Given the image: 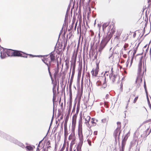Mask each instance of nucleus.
<instances>
[{"label":"nucleus","instance_id":"nucleus-1","mask_svg":"<svg viewBox=\"0 0 151 151\" xmlns=\"http://www.w3.org/2000/svg\"><path fill=\"white\" fill-rule=\"evenodd\" d=\"M28 55H29L30 57H32L37 56H40L42 57V60L47 65L49 73L50 75L51 72L50 71V68L51 66V63L52 62L54 61L55 59V54L54 53L52 52L50 53V55H46L43 56H36L31 54Z\"/></svg>","mask_w":151,"mask_h":151},{"label":"nucleus","instance_id":"nucleus-2","mask_svg":"<svg viewBox=\"0 0 151 151\" xmlns=\"http://www.w3.org/2000/svg\"><path fill=\"white\" fill-rule=\"evenodd\" d=\"M79 125L78 127V135L79 139L77 147V150L81 149L84 141V137L83 134L82 128V117H81L78 122Z\"/></svg>","mask_w":151,"mask_h":151},{"label":"nucleus","instance_id":"nucleus-3","mask_svg":"<svg viewBox=\"0 0 151 151\" xmlns=\"http://www.w3.org/2000/svg\"><path fill=\"white\" fill-rule=\"evenodd\" d=\"M111 73L109 75L110 80L113 83L118 82L119 80V77L114 73L113 68L111 67Z\"/></svg>","mask_w":151,"mask_h":151},{"label":"nucleus","instance_id":"nucleus-4","mask_svg":"<svg viewBox=\"0 0 151 151\" xmlns=\"http://www.w3.org/2000/svg\"><path fill=\"white\" fill-rule=\"evenodd\" d=\"M68 139L69 140H72L70 147V151H72L73 146L75 144L76 142V137L75 136V133L74 132L73 133H71L69 136Z\"/></svg>","mask_w":151,"mask_h":151},{"label":"nucleus","instance_id":"nucleus-5","mask_svg":"<svg viewBox=\"0 0 151 151\" xmlns=\"http://www.w3.org/2000/svg\"><path fill=\"white\" fill-rule=\"evenodd\" d=\"M109 41L107 40L106 37L103 38L101 42L99 49V51L101 52L104 48Z\"/></svg>","mask_w":151,"mask_h":151},{"label":"nucleus","instance_id":"nucleus-6","mask_svg":"<svg viewBox=\"0 0 151 151\" xmlns=\"http://www.w3.org/2000/svg\"><path fill=\"white\" fill-rule=\"evenodd\" d=\"M144 71L143 72L142 74H138L136 80V82L138 84V87H139L142 83V78L144 75Z\"/></svg>","mask_w":151,"mask_h":151},{"label":"nucleus","instance_id":"nucleus-7","mask_svg":"<svg viewBox=\"0 0 151 151\" xmlns=\"http://www.w3.org/2000/svg\"><path fill=\"white\" fill-rule=\"evenodd\" d=\"M83 116L85 121V123L86 125H89V122L90 120L91 117L88 115L87 113L83 114Z\"/></svg>","mask_w":151,"mask_h":151},{"label":"nucleus","instance_id":"nucleus-8","mask_svg":"<svg viewBox=\"0 0 151 151\" xmlns=\"http://www.w3.org/2000/svg\"><path fill=\"white\" fill-rule=\"evenodd\" d=\"M99 71V66L97 64L95 68H93L91 72L93 76H96Z\"/></svg>","mask_w":151,"mask_h":151},{"label":"nucleus","instance_id":"nucleus-9","mask_svg":"<svg viewBox=\"0 0 151 151\" xmlns=\"http://www.w3.org/2000/svg\"><path fill=\"white\" fill-rule=\"evenodd\" d=\"M121 132V129L116 128L114 131V136L115 137V140H116L117 139V137L118 134V139L119 138L120 134Z\"/></svg>","mask_w":151,"mask_h":151},{"label":"nucleus","instance_id":"nucleus-10","mask_svg":"<svg viewBox=\"0 0 151 151\" xmlns=\"http://www.w3.org/2000/svg\"><path fill=\"white\" fill-rule=\"evenodd\" d=\"M143 57L142 56L141 57L139 63L138 65V74H142V59Z\"/></svg>","mask_w":151,"mask_h":151},{"label":"nucleus","instance_id":"nucleus-11","mask_svg":"<svg viewBox=\"0 0 151 151\" xmlns=\"http://www.w3.org/2000/svg\"><path fill=\"white\" fill-rule=\"evenodd\" d=\"M6 49L3 50L1 52V57L2 58H4L7 55Z\"/></svg>","mask_w":151,"mask_h":151},{"label":"nucleus","instance_id":"nucleus-12","mask_svg":"<svg viewBox=\"0 0 151 151\" xmlns=\"http://www.w3.org/2000/svg\"><path fill=\"white\" fill-rule=\"evenodd\" d=\"M98 121L97 119H96L95 118H93L91 119V125L90 126V127H92L95 126L97 124L96 122Z\"/></svg>","mask_w":151,"mask_h":151},{"label":"nucleus","instance_id":"nucleus-13","mask_svg":"<svg viewBox=\"0 0 151 151\" xmlns=\"http://www.w3.org/2000/svg\"><path fill=\"white\" fill-rule=\"evenodd\" d=\"M129 133L127 134L123 138L122 142V145H125L126 141L129 137Z\"/></svg>","mask_w":151,"mask_h":151},{"label":"nucleus","instance_id":"nucleus-14","mask_svg":"<svg viewBox=\"0 0 151 151\" xmlns=\"http://www.w3.org/2000/svg\"><path fill=\"white\" fill-rule=\"evenodd\" d=\"M22 55V52L17 50H14L13 56L20 57Z\"/></svg>","mask_w":151,"mask_h":151},{"label":"nucleus","instance_id":"nucleus-15","mask_svg":"<svg viewBox=\"0 0 151 151\" xmlns=\"http://www.w3.org/2000/svg\"><path fill=\"white\" fill-rule=\"evenodd\" d=\"M77 117V115L76 114L74 115L73 117L72 125V126H73L74 127H76Z\"/></svg>","mask_w":151,"mask_h":151},{"label":"nucleus","instance_id":"nucleus-16","mask_svg":"<svg viewBox=\"0 0 151 151\" xmlns=\"http://www.w3.org/2000/svg\"><path fill=\"white\" fill-rule=\"evenodd\" d=\"M7 56H13L14 50L10 49H6Z\"/></svg>","mask_w":151,"mask_h":151},{"label":"nucleus","instance_id":"nucleus-17","mask_svg":"<svg viewBox=\"0 0 151 151\" xmlns=\"http://www.w3.org/2000/svg\"><path fill=\"white\" fill-rule=\"evenodd\" d=\"M68 133L67 126H64V136L65 139H66L67 138Z\"/></svg>","mask_w":151,"mask_h":151},{"label":"nucleus","instance_id":"nucleus-18","mask_svg":"<svg viewBox=\"0 0 151 151\" xmlns=\"http://www.w3.org/2000/svg\"><path fill=\"white\" fill-rule=\"evenodd\" d=\"M110 24V22H106L104 23L102 25V28L103 31L105 30L106 27L109 26Z\"/></svg>","mask_w":151,"mask_h":151},{"label":"nucleus","instance_id":"nucleus-19","mask_svg":"<svg viewBox=\"0 0 151 151\" xmlns=\"http://www.w3.org/2000/svg\"><path fill=\"white\" fill-rule=\"evenodd\" d=\"M55 72L54 73L53 75L54 78H56L58 75L59 72L58 68H55L54 69Z\"/></svg>","mask_w":151,"mask_h":151},{"label":"nucleus","instance_id":"nucleus-20","mask_svg":"<svg viewBox=\"0 0 151 151\" xmlns=\"http://www.w3.org/2000/svg\"><path fill=\"white\" fill-rule=\"evenodd\" d=\"M69 114H68L65 117V121L64 122V126H67V123L69 118Z\"/></svg>","mask_w":151,"mask_h":151},{"label":"nucleus","instance_id":"nucleus-21","mask_svg":"<svg viewBox=\"0 0 151 151\" xmlns=\"http://www.w3.org/2000/svg\"><path fill=\"white\" fill-rule=\"evenodd\" d=\"M122 39L124 41H125L128 38V35L127 34H124L122 35Z\"/></svg>","mask_w":151,"mask_h":151},{"label":"nucleus","instance_id":"nucleus-22","mask_svg":"<svg viewBox=\"0 0 151 151\" xmlns=\"http://www.w3.org/2000/svg\"><path fill=\"white\" fill-rule=\"evenodd\" d=\"M117 127L116 128L121 129V123L120 122H118L117 123Z\"/></svg>","mask_w":151,"mask_h":151},{"label":"nucleus","instance_id":"nucleus-23","mask_svg":"<svg viewBox=\"0 0 151 151\" xmlns=\"http://www.w3.org/2000/svg\"><path fill=\"white\" fill-rule=\"evenodd\" d=\"M26 148L27 150H29V151H32L33 150V147L30 146H27Z\"/></svg>","mask_w":151,"mask_h":151},{"label":"nucleus","instance_id":"nucleus-24","mask_svg":"<svg viewBox=\"0 0 151 151\" xmlns=\"http://www.w3.org/2000/svg\"><path fill=\"white\" fill-rule=\"evenodd\" d=\"M65 65L66 68L67 69H68L69 67V61H68L67 60H65Z\"/></svg>","mask_w":151,"mask_h":151},{"label":"nucleus","instance_id":"nucleus-25","mask_svg":"<svg viewBox=\"0 0 151 151\" xmlns=\"http://www.w3.org/2000/svg\"><path fill=\"white\" fill-rule=\"evenodd\" d=\"M115 23L114 22V21H113L111 22V24L110 26H109V29H110L111 27H112V28L114 27V26Z\"/></svg>","mask_w":151,"mask_h":151},{"label":"nucleus","instance_id":"nucleus-26","mask_svg":"<svg viewBox=\"0 0 151 151\" xmlns=\"http://www.w3.org/2000/svg\"><path fill=\"white\" fill-rule=\"evenodd\" d=\"M20 57H23L26 58H27V55L22 52V55Z\"/></svg>","mask_w":151,"mask_h":151},{"label":"nucleus","instance_id":"nucleus-27","mask_svg":"<svg viewBox=\"0 0 151 151\" xmlns=\"http://www.w3.org/2000/svg\"><path fill=\"white\" fill-rule=\"evenodd\" d=\"M137 48H135L133 50V53L132 57L133 58L134 57L135 55L137 52Z\"/></svg>","mask_w":151,"mask_h":151},{"label":"nucleus","instance_id":"nucleus-28","mask_svg":"<svg viewBox=\"0 0 151 151\" xmlns=\"http://www.w3.org/2000/svg\"><path fill=\"white\" fill-rule=\"evenodd\" d=\"M109 71H106L104 74V76L105 77V79L106 78V77H107L109 76Z\"/></svg>","mask_w":151,"mask_h":151},{"label":"nucleus","instance_id":"nucleus-29","mask_svg":"<svg viewBox=\"0 0 151 151\" xmlns=\"http://www.w3.org/2000/svg\"><path fill=\"white\" fill-rule=\"evenodd\" d=\"M129 45L127 43H125L124 46V50L125 51L127 50V48L128 47Z\"/></svg>","mask_w":151,"mask_h":151},{"label":"nucleus","instance_id":"nucleus-30","mask_svg":"<svg viewBox=\"0 0 151 151\" xmlns=\"http://www.w3.org/2000/svg\"><path fill=\"white\" fill-rule=\"evenodd\" d=\"M76 60L75 59L73 62V70H75L76 67Z\"/></svg>","mask_w":151,"mask_h":151},{"label":"nucleus","instance_id":"nucleus-31","mask_svg":"<svg viewBox=\"0 0 151 151\" xmlns=\"http://www.w3.org/2000/svg\"><path fill=\"white\" fill-rule=\"evenodd\" d=\"M125 145H122L121 147L120 148L119 151H124Z\"/></svg>","mask_w":151,"mask_h":151},{"label":"nucleus","instance_id":"nucleus-32","mask_svg":"<svg viewBox=\"0 0 151 151\" xmlns=\"http://www.w3.org/2000/svg\"><path fill=\"white\" fill-rule=\"evenodd\" d=\"M104 105L106 108H108L109 107L108 102L105 101L104 103Z\"/></svg>","mask_w":151,"mask_h":151},{"label":"nucleus","instance_id":"nucleus-33","mask_svg":"<svg viewBox=\"0 0 151 151\" xmlns=\"http://www.w3.org/2000/svg\"><path fill=\"white\" fill-rule=\"evenodd\" d=\"M139 97V96H137L135 97L133 103L134 104L135 103Z\"/></svg>","mask_w":151,"mask_h":151},{"label":"nucleus","instance_id":"nucleus-34","mask_svg":"<svg viewBox=\"0 0 151 151\" xmlns=\"http://www.w3.org/2000/svg\"><path fill=\"white\" fill-rule=\"evenodd\" d=\"M101 122L103 123H107V120L105 118L102 119Z\"/></svg>","mask_w":151,"mask_h":151},{"label":"nucleus","instance_id":"nucleus-35","mask_svg":"<svg viewBox=\"0 0 151 151\" xmlns=\"http://www.w3.org/2000/svg\"><path fill=\"white\" fill-rule=\"evenodd\" d=\"M144 88L146 91L147 90V87H146V82L145 80L144 81Z\"/></svg>","mask_w":151,"mask_h":151},{"label":"nucleus","instance_id":"nucleus-36","mask_svg":"<svg viewBox=\"0 0 151 151\" xmlns=\"http://www.w3.org/2000/svg\"><path fill=\"white\" fill-rule=\"evenodd\" d=\"M106 86V83L105 82H104L102 85V87L104 88H105Z\"/></svg>","mask_w":151,"mask_h":151},{"label":"nucleus","instance_id":"nucleus-37","mask_svg":"<svg viewBox=\"0 0 151 151\" xmlns=\"http://www.w3.org/2000/svg\"><path fill=\"white\" fill-rule=\"evenodd\" d=\"M87 141H88V144L90 146H91V141L89 139H88Z\"/></svg>","mask_w":151,"mask_h":151},{"label":"nucleus","instance_id":"nucleus-38","mask_svg":"<svg viewBox=\"0 0 151 151\" xmlns=\"http://www.w3.org/2000/svg\"><path fill=\"white\" fill-rule=\"evenodd\" d=\"M72 131L73 133V132L74 133H75L74 130H75V127H74L73 126H72Z\"/></svg>","mask_w":151,"mask_h":151},{"label":"nucleus","instance_id":"nucleus-39","mask_svg":"<svg viewBox=\"0 0 151 151\" xmlns=\"http://www.w3.org/2000/svg\"><path fill=\"white\" fill-rule=\"evenodd\" d=\"M53 91L54 93H56L55 87H54L53 88Z\"/></svg>","mask_w":151,"mask_h":151},{"label":"nucleus","instance_id":"nucleus-40","mask_svg":"<svg viewBox=\"0 0 151 151\" xmlns=\"http://www.w3.org/2000/svg\"><path fill=\"white\" fill-rule=\"evenodd\" d=\"M133 57H132V58L131 62H130V65L129 66L130 67L132 65V63H133Z\"/></svg>","mask_w":151,"mask_h":151},{"label":"nucleus","instance_id":"nucleus-41","mask_svg":"<svg viewBox=\"0 0 151 151\" xmlns=\"http://www.w3.org/2000/svg\"><path fill=\"white\" fill-rule=\"evenodd\" d=\"M97 131H95L93 132V134L94 135H96L97 134Z\"/></svg>","mask_w":151,"mask_h":151},{"label":"nucleus","instance_id":"nucleus-42","mask_svg":"<svg viewBox=\"0 0 151 151\" xmlns=\"http://www.w3.org/2000/svg\"><path fill=\"white\" fill-rule=\"evenodd\" d=\"M101 84V81H98L97 83V84L98 85H99V84Z\"/></svg>","mask_w":151,"mask_h":151},{"label":"nucleus","instance_id":"nucleus-43","mask_svg":"<svg viewBox=\"0 0 151 151\" xmlns=\"http://www.w3.org/2000/svg\"><path fill=\"white\" fill-rule=\"evenodd\" d=\"M120 86V87H121V90H122V89H123V84L122 83H121Z\"/></svg>","mask_w":151,"mask_h":151},{"label":"nucleus","instance_id":"nucleus-44","mask_svg":"<svg viewBox=\"0 0 151 151\" xmlns=\"http://www.w3.org/2000/svg\"><path fill=\"white\" fill-rule=\"evenodd\" d=\"M130 102V98H129L127 99V105H128L129 102Z\"/></svg>","mask_w":151,"mask_h":151},{"label":"nucleus","instance_id":"nucleus-45","mask_svg":"<svg viewBox=\"0 0 151 151\" xmlns=\"http://www.w3.org/2000/svg\"><path fill=\"white\" fill-rule=\"evenodd\" d=\"M123 57L124 58H126L127 57V55L126 54H124L123 55Z\"/></svg>","mask_w":151,"mask_h":151},{"label":"nucleus","instance_id":"nucleus-46","mask_svg":"<svg viewBox=\"0 0 151 151\" xmlns=\"http://www.w3.org/2000/svg\"><path fill=\"white\" fill-rule=\"evenodd\" d=\"M136 35V33L135 32H134L133 35V37L134 38L135 37Z\"/></svg>","mask_w":151,"mask_h":151},{"label":"nucleus","instance_id":"nucleus-47","mask_svg":"<svg viewBox=\"0 0 151 151\" xmlns=\"http://www.w3.org/2000/svg\"><path fill=\"white\" fill-rule=\"evenodd\" d=\"M47 145H50V141H48L47 142Z\"/></svg>","mask_w":151,"mask_h":151},{"label":"nucleus","instance_id":"nucleus-48","mask_svg":"<svg viewBox=\"0 0 151 151\" xmlns=\"http://www.w3.org/2000/svg\"><path fill=\"white\" fill-rule=\"evenodd\" d=\"M109 95L108 94H107L106 96V99H108L109 98Z\"/></svg>","mask_w":151,"mask_h":151},{"label":"nucleus","instance_id":"nucleus-49","mask_svg":"<svg viewBox=\"0 0 151 151\" xmlns=\"http://www.w3.org/2000/svg\"><path fill=\"white\" fill-rule=\"evenodd\" d=\"M63 118V116L62 115L60 118V120H61Z\"/></svg>","mask_w":151,"mask_h":151},{"label":"nucleus","instance_id":"nucleus-50","mask_svg":"<svg viewBox=\"0 0 151 151\" xmlns=\"http://www.w3.org/2000/svg\"><path fill=\"white\" fill-rule=\"evenodd\" d=\"M57 68H58L59 69V64L58 63V62H57Z\"/></svg>","mask_w":151,"mask_h":151},{"label":"nucleus","instance_id":"nucleus-51","mask_svg":"<svg viewBox=\"0 0 151 151\" xmlns=\"http://www.w3.org/2000/svg\"><path fill=\"white\" fill-rule=\"evenodd\" d=\"M129 60H128L127 61V66L128 65H129Z\"/></svg>","mask_w":151,"mask_h":151},{"label":"nucleus","instance_id":"nucleus-52","mask_svg":"<svg viewBox=\"0 0 151 151\" xmlns=\"http://www.w3.org/2000/svg\"><path fill=\"white\" fill-rule=\"evenodd\" d=\"M79 111V109H77L76 110V113L78 114Z\"/></svg>","mask_w":151,"mask_h":151},{"label":"nucleus","instance_id":"nucleus-53","mask_svg":"<svg viewBox=\"0 0 151 151\" xmlns=\"http://www.w3.org/2000/svg\"><path fill=\"white\" fill-rule=\"evenodd\" d=\"M50 147H51L50 145H47V148H49Z\"/></svg>","mask_w":151,"mask_h":151},{"label":"nucleus","instance_id":"nucleus-54","mask_svg":"<svg viewBox=\"0 0 151 151\" xmlns=\"http://www.w3.org/2000/svg\"><path fill=\"white\" fill-rule=\"evenodd\" d=\"M74 71L75 70H73L72 72V75H73L74 74Z\"/></svg>","mask_w":151,"mask_h":151},{"label":"nucleus","instance_id":"nucleus-55","mask_svg":"<svg viewBox=\"0 0 151 151\" xmlns=\"http://www.w3.org/2000/svg\"><path fill=\"white\" fill-rule=\"evenodd\" d=\"M151 2V0H147V2L148 3H150Z\"/></svg>","mask_w":151,"mask_h":151},{"label":"nucleus","instance_id":"nucleus-56","mask_svg":"<svg viewBox=\"0 0 151 151\" xmlns=\"http://www.w3.org/2000/svg\"><path fill=\"white\" fill-rule=\"evenodd\" d=\"M147 46V45H146L145 46H144V48H146Z\"/></svg>","mask_w":151,"mask_h":151},{"label":"nucleus","instance_id":"nucleus-57","mask_svg":"<svg viewBox=\"0 0 151 151\" xmlns=\"http://www.w3.org/2000/svg\"><path fill=\"white\" fill-rule=\"evenodd\" d=\"M149 107H150V109H151V104H150V105H149Z\"/></svg>","mask_w":151,"mask_h":151},{"label":"nucleus","instance_id":"nucleus-58","mask_svg":"<svg viewBox=\"0 0 151 151\" xmlns=\"http://www.w3.org/2000/svg\"><path fill=\"white\" fill-rule=\"evenodd\" d=\"M66 44H65L64 45V48H65V47L66 46Z\"/></svg>","mask_w":151,"mask_h":151},{"label":"nucleus","instance_id":"nucleus-59","mask_svg":"<svg viewBox=\"0 0 151 151\" xmlns=\"http://www.w3.org/2000/svg\"><path fill=\"white\" fill-rule=\"evenodd\" d=\"M81 85H82V86L83 85V80L82 81Z\"/></svg>","mask_w":151,"mask_h":151},{"label":"nucleus","instance_id":"nucleus-60","mask_svg":"<svg viewBox=\"0 0 151 151\" xmlns=\"http://www.w3.org/2000/svg\"><path fill=\"white\" fill-rule=\"evenodd\" d=\"M61 76V74H60V75H59V77H60Z\"/></svg>","mask_w":151,"mask_h":151},{"label":"nucleus","instance_id":"nucleus-61","mask_svg":"<svg viewBox=\"0 0 151 151\" xmlns=\"http://www.w3.org/2000/svg\"><path fill=\"white\" fill-rule=\"evenodd\" d=\"M149 128L147 129V131L149 130Z\"/></svg>","mask_w":151,"mask_h":151},{"label":"nucleus","instance_id":"nucleus-62","mask_svg":"<svg viewBox=\"0 0 151 151\" xmlns=\"http://www.w3.org/2000/svg\"><path fill=\"white\" fill-rule=\"evenodd\" d=\"M146 71V68H145V71Z\"/></svg>","mask_w":151,"mask_h":151},{"label":"nucleus","instance_id":"nucleus-63","mask_svg":"<svg viewBox=\"0 0 151 151\" xmlns=\"http://www.w3.org/2000/svg\"><path fill=\"white\" fill-rule=\"evenodd\" d=\"M133 96H135V95H133Z\"/></svg>","mask_w":151,"mask_h":151},{"label":"nucleus","instance_id":"nucleus-64","mask_svg":"<svg viewBox=\"0 0 151 151\" xmlns=\"http://www.w3.org/2000/svg\"><path fill=\"white\" fill-rule=\"evenodd\" d=\"M149 48V46L148 47L147 49H148V48Z\"/></svg>","mask_w":151,"mask_h":151}]
</instances>
